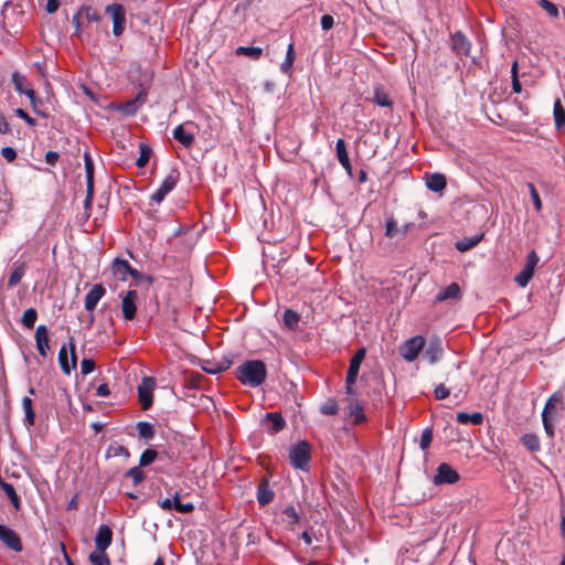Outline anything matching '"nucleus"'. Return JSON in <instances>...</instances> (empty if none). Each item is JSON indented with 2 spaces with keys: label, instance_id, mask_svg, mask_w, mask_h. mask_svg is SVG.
I'll use <instances>...</instances> for the list:
<instances>
[{
  "label": "nucleus",
  "instance_id": "nucleus-60",
  "mask_svg": "<svg viewBox=\"0 0 565 565\" xmlns=\"http://www.w3.org/2000/svg\"><path fill=\"white\" fill-rule=\"evenodd\" d=\"M14 113L19 118L23 119L28 125H30V126L35 125V120L32 117H30L29 114L25 110H23L22 108H17L14 110Z\"/></svg>",
  "mask_w": 565,
  "mask_h": 565
},
{
  "label": "nucleus",
  "instance_id": "nucleus-22",
  "mask_svg": "<svg viewBox=\"0 0 565 565\" xmlns=\"http://www.w3.org/2000/svg\"><path fill=\"white\" fill-rule=\"evenodd\" d=\"M337 157L340 164L344 168V170L351 175L352 174V166L349 159V154L345 148L344 139L340 138L335 143Z\"/></svg>",
  "mask_w": 565,
  "mask_h": 565
},
{
  "label": "nucleus",
  "instance_id": "nucleus-4",
  "mask_svg": "<svg viewBox=\"0 0 565 565\" xmlns=\"http://www.w3.org/2000/svg\"><path fill=\"white\" fill-rule=\"evenodd\" d=\"M289 459L292 467L301 470H308L310 461V445L307 441H300L292 446L289 451Z\"/></svg>",
  "mask_w": 565,
  "mask_h": 565
},
{
  "label": "nucleus",
  "instance_id": "nucleus-57",
  "mask_svg": "<svg viewBox=\"0 0 565 565\" xmlns=\"http://www.w3.org/2000/svg\"><path fill=\"white\" fill-rule=\"evenodd\" d=\"M95 369V362L92 359H83L81 362V372L83 375L92 373Z\"/></svg>",
  "mask_w": 565,
  "mask_h": 565
},
{
  "label": "nucleus",
  "instance_id": "nucleus-23",
  "mask_svg": "<svg viewBox=\"0 0 565 565\" xmlns=\"http://www.w3.org/2000/svg\"><path fill=\"white\" fill-rule=\"evenodd\" d=\"M443 355V347L438 339L430 340L428 347L424 352V358L428 360L430 364L436 363Z\"/></svg>",
  "mask_w": 565,
  "mask_h": 565
},
{
  "label": "nucleus",
  "instance_id": "nucleus-14",
  "mask_svg": "<svg viewBox=\"0 0 565 565\" xmlns=\"http://www.w3.org/2000/svg\"><path fill=\"white\" fill-rule=\"evenodd\" d=\"M451 49L457 55L468 56L471 51V42L460 32H455L451 38Z\"/></svg>",
  "mask_w": 565,
  "mask_h": 565
},
{
  "label": "nucleus",
  "instance_id": "nucleus-13",
  "mask_svg": "<svg viewBox=\"0 0 565 565\" xmlns=\"http://www.w3.org/2000/svg\"><path fill=\"white\" fill-rule=\"evenodd\" d=\"M0 541L14 552H21L23 548L20 536L3 524H0Z\"/></svg>",
  "mask_w": 565,
  "mask_h": 565
},
{
  "label": "nucleus",
  "instance_id": "nucleus-6",
  "mask_svg": "<svg viewBox=\"0 0 565 565\" xmlns=\"http://www.w3.org/2000/svg\"><path fill=\"white\" fill-rule=\"evenodd\" d=\"M105 12L111 17L113 33L115 36H120L126 28V11L119 3H113L105 8Z\"/></svg>",
  "mask_w": 565,
  "mask_h": 565
},
{
  "label": "nucleus",
  "instance_id": "nucleus-8",
  "mask_svg": "<svg viewBox=\"0 0 565 565\" xmlns=\"http://www.w3.org/2000/svg\"><path fill=\"white\" fill-rule=\"evenodd\" d=\"M121 299V312L124 319L131 321L136 318L137 313V301L139 299L137 290H128L125 294L119 295Z\"/></svg>",
  "mask_w": 565,
  "mask_h": 565
},
{
  "label": "nucleus",
  "instance_id": "nucleus-36",
  "mask_svg": "<svg viewBox=\"0 0 565 565\" xmlns=\"http://www.w3.org/2000/svg\"><path fill=\"white\" fill-rule=\"evenodd\" d=\"M300 321V316L296 311L288 309L284 313V324L290 329L295 330L298 327Z\"/></svg>",
  "mask_w": 565,
  "mask_h": 565
},
{
  "label": "nucleus",
  "instance_id": "nucleus-30",
  "mask_svg": "<svg viewBox=\"0 0 565 565\" xmlns=\"http://www.w3.org/2000/svg\"><path fill=\"white\" fill-rule=\"evenodd\" d=\"M22 408L24 412V424L26 427H31L35 422V414L32 407V399L29 396L23 397Z\"/></svg>",
  "mask_w": 565,
  "mask_h": 565
},
{
  "label": "nucleus",
  "instance_id": "nucleus-17",
  "mask_svg": "<svg viewBox=\"0 0 565 565\" xmlns=\"http://www.w3.org/2000/svg\"><path fill=\"white\" fill-rule=\"evenodd\" d=\"M114 276L120 280H126L127 276L130 275L137 278L140 274L137 269H134L129 263L125 259L116 258L111 265Z\"/></svg>",
  "mask_w": 565,
  "mask_h": 565
},
{
  "label": "nucleus",
  "instance_id": "nucleus-26",
  "mask_svg": "<svg viewBox=\"0 0 565 565\" xmlns=\"http://www.w3.org/2000/svg\"><path fill=\"white\" fill-rule=\"evenodd\" d=\"M460 295L461 291L459 285L457 282H451L449 286L437 294L436 300L446 301L450 299H458L460 298Z\"/></svg>",
  "mask_w": 565,
  "mask_h": 565
},
{
  "label": "nucleus",
  "instance_id": "nucleus-42",
  "mask_svg": "<svg viewBox=\"0 0 565 565\" xmlns=\"http://www.w3.org/2000/svg\"><path fill=\"white\" fill-rule=\"evenodd\" d=\"M522 444L531 451L540 450V439L534 434H525L522 437Z\"/></svg>",
  "mask_w": 565,
  "mask_h": 565
},
{
  "label": "nucleus",
  "instance_id": "nucleus-2",
  "mask_svg": "<svg viewBox=\"0 0 565 565\" xmlns=\"http://www.w3.org/2000/svg\"><path fill=\"white\" fill-rule=\"evenodd\" d=\"M563 411V394L561 392H555L550 396L542 412L544 430L550 438H553L555 435V422L562 416Z\"/></svg>",
  "mask_w": 565,
  "mask_h": 565
},
{
  "label": "nucleus",
  "instance_id": "nucleus-7",
  "mask_svg": "<svg viewBox=\"0 0 565 565\" xmlns=\"http://www.w3.org/2000/svg\"><path fill=\"white\" fill-rule=\"evenodd\" d=\"M180 173L178 170H171L162 181L161 185L152 193L151 201L161 203L164 198L175 188L179 182Z\"/></svg>",
  "mask_w": 565,
  "mask_h": 565
},
{
  "label": "nucleus",
  "instance_id": "nucleus-3",
  "mask_svg": "<svg viewBox=\"0 0 565 565\" xmlns=\"http://www.w3.org/2000/svg\"><path fill=\"white\" fill-rule=\"evenodd\" d=\"M266 376V366L259 360L246 361L236 369V377L239 382L252 387L263 384Z\"/></svg>",
  "mask_w": 565,
  "mask_h": 565
},
{
  "label": "nucleus",
  "instance_id": "nucleus-29",
  "mask_svg": "<svg viewBox=\"0 0 565 565\" xmlns=\"http://www.w3.org/2000/svg\"><path fill=\"white\" fill-rule=\"evenodd\" d=\"M553 115L555 127L557 130H561L565 127V108L561 102V99H556L554 102Z\"/></svg>",
  "mask_w": 565,
  "mask_h": 565
},
{
  "label": "nucleus",
  "instance_id": "nucleus-35",
  "mask_svg": "<svg viewBox=\"0 0 565 565\" xmlns=\"http://www.w3.org/2000/svg\"><path fill=\"white\" fill-rule=\"evenodd\" d=\"M89 561L94 565H110V559L106 554V550H95L89 555Z\"/></svg>",
  "mask_w": 565,
  "mask_h": 565
},
{
  "label": "nucleus",
  "instance_id": "nucleus-18",
  "mask_svg": "<svg viewBox=\"0 0 565 565\" xmlns=\"http://www.w3.org/2000/svg\"><path fill=\"white\" fill-rule=\"evenodd\" d=\"M193 126L192 121H186L183 125H179L173 130V138L180 142L184 148H190L194 142V134L190 130H186L185 127Z\"/></svg>",
  "mask_w": 565,
  "mask_h": 565
},
{
  "label": "nucleus",
  "instance_id": "nucleus-1",
  "mask_svg": "<svg viewBox=\"0 0 565 565\" xmlns=\"http://www.w3.org/2000/svg\"><path fill=\"white\" fill-rule=\"evenodd\" d=\"M100 15L92 7H82L72 18L75 28L74 35L82 42H89L93 39L92 23H97Z\"/></svg>",
  "mask_w": 565,
  "mask_h": 565
},
{
  "label": "nucleus",
  "instance_id": "nucleus-15",
  "mask_svg": "<svg viewBox=\"0 0 565 565\" xmlns=\"http://www.w3.org/2000/svg\"><path fill=\"white\" fill-rule=\"evenodd\" d=\"M34 338L39 354L42 358H46L50 351V337L47 327L40 324L35 330Z\"/></svg>",
  "mask_w": 565,
  "mask_h": 565
},
{
  "label": "nucleus",
  "instance_id": "nucleus-34",
  "mask_svg": "<svg viewBox=\"0 0 565 565\" xmlns=\"http://www.w3.org/2000/svg\"><path fill=\"white\" fill-rule=\"evenodd\" d=\"M137 430L140 438L150 440L154 436L153 425L148 422H139L137 424Z\"/></svg>",
  "mask_w": 565,
  "mask_h": 565
},
{
  "label": "nucleus",
  "instance_id": "nucleus-9",
  "mask_svg": "<svg viewBox=\"0 0 565 565\" xmlns=\"http://www.w3.org/2000/svg\"><path fill=\"white\" fill-rule=\"evenodd\" d=\"M156 387V380L151 376L142 379L141 384L138 386V397L143 411L152 406V392Z\"/></svg>",
  "mask_w": 565,
  "mask_h": 565
},
{
  "label": "nucleus",
  "instance_id": "nucleus-28",
  "mask_svg": "<svg viewBox=\"0 0 565 565\" xmlns=\"http://www.w3.org/2000/svg\"><path fill=\"white\" fill-rule=\"evenodd\" d=\"M457 420L462 425L472 424L479 426L483 423V415L479 412L472 414L461 412L457 414Z\"/></svg>",
  "mask_w": 565,
  "mask_h": 565
},
{
  "label": "nucleus",
  "instance_id": "nucleus-61",
  "mask_svg": "<svg viewBox=\"0 0 565 565\" xmlns=\"http://www.w3.org/2000/svg\"><path fill=\"white\" fill-rule=\"evenodd\" d=\"M334 24L333 17L330 14H324L321 17V28L324 31L330 30Z\"/></svg>",
  "mask_w": 565,
  "mask_h": 565
},
{
  "label": "nucleus",
  "instance_id": "nucleus-45",
  "mask_svg": "<svg viewBox=\"0 0 565 565\" xmlns=\"http://www.w3.org/2000/svg\"><path fill=\"white\" fill-rule=\"evenodd\" d=\"M38 319V312L34 308H30V309H26L24 312H23V316H22V324L28 328V329H32L35 324V321Z\"/></svg>",
  "mask_w": 565,
  "mask_h": 565
},
{
  "label": "nucleus",
  "instance_id": "nucleus-33",
  "mask_svg": "<svg viewBox=\"0 0 565 565\" xmlns=\"http://www.w3.org/2000/svg\"><path fill=\"white\" fill-rule=\"evenodd\" d=\"M350 415L354 418L355 424H362L366 419L363 413V406L358 401L350 404Z\"/></svg>",
  "mask_w": 565,
  "mask_h": 565
},
{
  "label": "nucleus",
  "instance_id": "nucleus-46",
  "mask_svg": "<svg viewBox=\"0 0 565 565\" xmlns=\"http://www.w3.org/2000/svg\"><path fill=\"white\" fill-rule=\"evenodd\" d=\"M230 365H231V361H228V360L220 362L217 364H212V363L207 362L206 365L203 366V370L210 374H217V373H221V372L227 370L230 367Z\"/></svg>",
  "mask_w": 565,
  "mask_h": 565
},
{
  "label": "nucleus",
  "instance_id": "nucleus-16",
  "mask_svg": "<svg viewBox=\"0 0 565 565\" xmlns=\"http://www.w3.org/2000/svg\"><path fill=\"white\" fill-rule=\"evenodd\" d=\"M412 224H405L403 226H398L397 222L393 216L386 217L385 221V236L393 238H404L406 237Z\"/></svg>",
  "mask_w": 565,
  "mask_h": 565
},
{
  "label": "nucleus",
  "instance_id": "nucleus-19",
  "mask_svg": "<svg viewBox=\"0 0 565 565\" xmlns=\"http://www.w3.org/2000/svg\"><path fill=\"white\" fill-rule=\"evenodd\" d=\"M105 294L106 289L102 284L94 285L85 296V309L92 312L96 308L98 301L105 296Z\"/></svg>",
  "mask_w": 565,
  "mask_h": 565
},
{
  "label": "nucleus",
  "instance_id": "nucleus-52",
  "mask_svg": "<svg viewBox=\"0 0 565 565\" xmlns=\"http://www.w3.org/2000/svg\"><path fill=\"white\" fill-rule=\"evenodd\" d=\"M338 411L339 407L334 399H328L321 405V413L324 415H335Z\"/></svg>",
  "mask_w": 565,
  "mask_h": 565
},
{
  "label": "nucleus",
  "instance_id": "nucleus-62",
  "mask_svg": "<svg viewBox=\"0 0 565 565\" xmlns=\"http://www.w3.org/2000/svg\"><path fill=\"white\" fill-rule=\"evenodd\" d=\"M177 512L179 513H191L194 511V504L191 502L178 504Z\"/></svg>",
  "mask_w": 565,
  "mask_h": 565
},
{
  "label": "nucleus",
  "instance_id": "nucleus-55",
  "mask_svg": "<svg viewBox=\"0 0 565 565\" xmlns=\"http://www.w3.org/2000/svg\"><path fill=\"white\" fill-rule=\"evenodd\" d=\"M284 514L289 519L290 525L299 523L300 515L292 505L286 507L284 509Z\"/></svg>",
  "mask_w": 565,
  "mask_h": 565
},
{
  "label": "nucleus",
  "instance_id": "nucleus-58",
  "mask_svg": "<svg viewBox=\"0 0 565 565\" xmlns=\"http://www.w3.org/2000/svg\"><path fill=\"white\" fill-rule=\"evenodd\" d=\"M449 394L450 391L444 384L437 385L434 392L435 398L438 401L445 399Z\"/></svg>",
  "mask_w": 565,
  "mask_h": 565
},
{
  "label": "nucleus",
  "instance_id": "nucleus-32",
  "mask_svg": "<svg viewBox=\"0 0 565 565\" xmlns=\"http://www.w3.org/2000/svg\"><path fill=\"white\" fill-rule=\"evenodd\" d=\"M84 163L86 172V188L94 186V162L88 152L84 153Z\"/></svg>",
  "mask_w": 565,
  "mask_h": 565
},
{
  "label": "nucleus",
  "instance_id": "nucleus-39",
  "mask_svg": "<svg viewBox=\"0 0 565 565\" xmlns=\"http://www.w3.org/2000/svg\"><path fill=\"white\" fill-rule=\"evenodd\" d=\"M23 276H24V265L23 264H19V265L14 264V268L11 271V275L8 280V286L14 287L15 285H18L21 281Z\"/></svg>",
  "mask_w": 565,
  "mask_h": 565
},
{
  "label": "nucleus",
  "instance_id": "nucleus-48",
  "mask_svg": "<svg viewBox=\"0 0 565 565\" xmlns=\"http://www.w3.org/2000/svg\"><path fill=\"white\" fill-rule=\"evenodd\" d=\"M158 457V452L154 449H146L139 459V467H147L152 463Z\"/></svg>",
  "mask_w": 565,
  "mask_h": 565
},
{
  "label": "nucleus",
  "instance_id": "nucleus-38",
  "mask_svg": "<svg viewBox=\"0 0 565 565\" xmlns=\"http://www.w3.org/2000/svg\"><path fill=\"white\" fill-rule=\"evenodd\" d=\"M151 148L146 143H140L139 147V157L137 158L136 164L138 168H143L150 159Z\"/></svg>",
  "mask_w": 565,
  "mask_h": 565
},
{
  "label": "nucleus",
  "instance_id": "nucleus-21",
  "mask_svg": "<svg viewBox=\"0 0 565 565\" xmlns=\"http://www.w3.org/2000/svg\"><path fill=\"white\" fill-rule=\"evenodd\" d=\"M113 541V531L108 525H100L98 527L96 537H95V545L97 550H107Z\"/></svg>",
  "mask_w": 565,
  "mask_h": 565
},
{
  "label": "nucleus",
  "instance_id": "nucleus-53",
  "mask_svg": "<svg viewBox=\"0 0 565 565\" xmlns=\"http://www.w3.org/2000/svg\"><path fill=\"white\" fill-rule=\"evenodd\" d=\"M126 476L132 478L135 484L140 483L145 479V473L140 467L130 468Z\"/></svg>",
  "mask_w": 565,
  "mask_h": 565
},
{
  "label": "nucleus",
  "instance_id": "nucleus-31",
  "mask_svg": "<svg viewBox=\"0 0 565 565\" xmlns=\"http://www.w3.org/2000/svg\"><path fill=\"white\" fill-rule=\"evenodd\" d=\"M483 234L475 235L471 237H465L456 243V248L460 252H467L472 247L477 246L482 239Z\"/></svg>",
  "mask_w": 565,
  "mask_h": 565
},
{
  "label": "nucleus",
  "instance_id": "nucleus-47",
  "mask_svg": "<svg viewBox=\"0 0 565 565\" xmlns=\"http://www.w3.org/2000/svg\"><path fill=\"white\" fill-rule=\"evenodd\" d=\"M374 103L382 107H391L392 106L390 96L381 88H376L374 92Z\"/></svg>",
  "mask_w": 565,
  "mask_h": 565
},
{
  "label": "nucleus",
  "instance_id": "nucleus-40",
  "mask_svg": "<svg viewBox=\"0 0 565 565\" xmlns=\"http://www.w3.org/2000/svg\"><path fill=\"white\" fill-rule=\"evenodd\" d=\"M268 422L271 424V430L274 433L280 431L285 427V419L278 413H268L266 415Z\"/></svg>",
  "mask_w": 565,
  "mask_h": 565
},
{
  "label": "nucleus",
  "instance_id": "nucleus-44",
  "mask_svg": "<svg viewBox=\"0 0 565 565\" xmlns=\"http://www.w3.org/2000/svg\"><path fill=\"white\" fill-rule=\"evenodd\" d=\"M511 78H512V90L515 94H520L522 92V86L519 79V64L518 61H514L511 65Z\"/></svg>",
  "mask_w": 565,
  "mask_h": 565
},
{
  "label": "nucleus",
  "instance_id": "nucleus-50",
  "mask_svg": "<svg viewBox=\"0 0 565 565\" xmlns=\"http://www.w3.org/2000/svg\"><path fill=\"white\" fill-rule=\"evenodd\" d=\"M433 441V429L430 427H427L423 430L419 441V447L422 450H426L429 448L430 444Z\"/></svg>",
  "mask_w": 565,
  "mask_h": 565
},
{
  "label": "nucleus",
  "instance_id": "nucleus-41",
  "mask_svg": "<svg viewBox=\"0 0 565 565\" xmlns=\"http://www.w3.org/2000/svg\"><path fill=\"white\" fill-rule=\"evenodd\" d=\"M294 61H295L294 45H292V43H290L288 45L286 58L280 65L281 72L285 74H290Z\"/></svg>",
  "mask_w": 565,
  "mask_h": 565
},
{
  "label": "nucleus",
  "instance_id": "nucleus-59",
  "mask_svg": "<svg viewBox=\"0 0 565 565\" xmlns=\"http://www.w3.org/2000/svg\"><path fill=\"white\" fill-rule=\"evenodd\" d=\"M1 154L2 157L8 161V162H12L15 160L17 158V152L13 148L11 147H4L1 149Z\"/></svg>",
  "mask_w": 565,
  "mask_h": 565
},
{
  "label": "nucleus",
  "instance_id": "nucleus-24",
  "mask_svg": "<svg viewBox=\"0 0 565 565\" xmlns=\"http://www.w3.org/2000/svg\"><path fill=\"white\" fill-rule=\"evenodd\" d=\"M447 185L446 177L441 173L426 175V186L433 192H443Z\"/></svg>",
  "mask_w": 565,
  "mask_h": 565
},
{
  "label": "nucleus",
  "instance_id": "nucleus-56",
  "mask_svg": "<svg viewBox=\"0 0 565 565\" xmlns=\"http://www.w3.org/2000/svg\"><path fill=\"white\" fill-rule=\"evenodd\" d=\"M320 536L321 535H318L316 532H313L312 529L310 530H306L301 533V539L303 540V542L307 544V545H311L313 541H317L319 542L320 541Z\"/></svg>",
  "mask_w": 565,
  "mask_h": 565
},
{
  "label": "nucleus",
  "instance_id": "nucleus-43",
  "mask_svg": "<svg viewBox=\"0 0 565 565\" xmlns=\"http://www.w3.org/2000/svg\"><path fill=\"white\" fill-rule=\"evenodd\" d=\"M11 81L14 85L15 90L19 94H22L25 90V88L30 87L28 85L26 78L18 72L12 73Z\"/></svg>",
  "mask_w": 565,
  "mask_h": 565
},
{
  "label": "nucleus",
  "instance_id": "nucleus-63",
  "mask_svg": "<svg viewBox=\"0 0 565 565\" xmlns=\"http://www.w3.org/2000/svg\"><path fill=\"white\" fill-rule=\"evenodd\" d=\"M60 158L58 152L56 151H47L45 154V162L50 166H54Z\"/></svg>",
  "mask_w": 565,
  "mask_h": 565
},
{
  "label": "nucleus",
  "instance_id": "nucleus-25",
  "mask_svg": "<svg viewBox=\"0 0 565 565\" xmlns=\"http://www.w3.org/2000/svg\"><path fill=\"white\" fill-rule=\"evenodd\" d=\"M275 493L269 488L266 480H263L257 487V501L260 505H266L274 500Z\"/></svg>",
  "mask_w": 565,
  "mask_h": 565
},
{
  "label": "nucleus",
  "instance_id": "nucleus-10",
  "mask_svg": "<svg viewBox=\"0 0 565 565\" xmlns=\"http://www.w3.org/2000/svg\"><path fill=\"white\" fill-rule=\"evenodd\" d=\"M68 348L71 351V360L67 358V348L63 345L58 352V364L64 374L70 375L71 371L76 367L77 358L75 353V340L74 338H70Z\"/></svg>",
  "mask_w": 565,
  "mask_h": 565
},
{
  "label": "nucleus",
  "instance_id": "nucleus-51",
  "mask_svg": "<svg viewBox=\"0 0 565 565\" xmlns=\"http://www.w3.org/2000/svg\"><path fill=\"white\" fill-rule=\"evenodd\" d=\"M539 4L547 12L548 15H551L552 18H557L558 17V8L556 4H554L553 2L548 1V0H540L539 1Z\"/></svg>",
  "mask_w": 565,
  "mask_h": 565
},
{
  "label": "nucleus",
  "instance_id": "nucleus-37",
  "mask_svg": "<svg viewBox=\"0 0 565 565\" xmlns=\"http://www.w3.org/2000/svg\"><path fill=\"white\" fill-rule=\"evenodd\" d=\"M235 53L236 55H246L253 60H258L262 56L263 50L256 46H238Z\"/></svg>",
  "mask_w": 565,
  "mask_h": 565
},
{
  "label": "nucleus",
  "instance_id": "nucleus-49",
  "mask_svg": "<svg viewBox=\"0 0 565 565\" xmlns=\"http://www.w3.org/2000/svg\"><path fill=\"white\" fill-rule=\"evenodd\" d=\"M526 186L529 189V192H530L531 199L533 201L535 211L536 212H541L542 211V201H541L540 194H539L535 185L533 183L529 182L526 184Z\"/></svg>",
  "mask_w": 565,
  "mask_h": 565
},
{
  "label": "nucleus",
  "instance_id": "nucleus-20",
  "mask_svg": "<svg viewBox=\"0 0 565 565\" xmlns=\"http://www.w3.org/2000/svg\"><path fill=\"white\" fill-rule=\"evenodd\" d=\"M365 349L360 348L350 360V365L347 373V383H355L361 363L365 356Z\"/></svg>",
  "mask_w": 565,
  "mask_h": 565
},
{
  "label": "nucleus",
  "instance_id": "nucleus-5",
  "mask_svg": "<svg viewBox=\"0 0 565 565\" xmlns=\"http://www.w3.org/2000/svg\"><path fill=\"white\" fill-rule=\"evenodd\" d=\"M424 345L425 338L422 335H415L401 344L399 354L404 360L413 362L418 358L419 353L424 349Z\"/></svg>",
  "mask_w": 565,
  "mask_h": 565
},
{
  "label": "nucleus",
  "instance_id": "nucleus-12",
  "mask_svg": "<svg viewBox=\"0 0 565 565\" xmlns=\"http://www.w3.org/2000/svg\"><path fill=\"white\" fill-rule=\"evenodd\" d=\"M459 473L452 469L448 463H440L437 468V473L434 477L435 484H452L459 480Z\"/></svg>",
  "mask_w": 565,
  "mask_h": 565
},
{
  "label": "nucleus",
  "instance_id": "nucleus-64",
  "mask_svg": "<svg viewBox=\"0 0 565 565\" xmlns=\"http://www.w3.org/2000/svg\"><path fill=\"white\" fill-rule=\"evenodd\" d=\"M110 394L109 387L106 383L99 384L96 388V395L99 397H106Z\"/></svg>",
  "mask_w": 565,
  "mask_h": 565
},
{
  "label": "nucleus",
  "instance_id": "nucleus-11",
  "mask_svg": "<svg viewBox=\"0 0 565 565\" xmlns=\"http://www.w3.org/2000/svg\"><path fill=\"white\" fill-rule=\"evenodd\" d=\"M540 258L534 250L529 253L523 269L515 277V281L519 284V286L525 287L529 284L534 275V270Z\"/></svg>",
  "mask_w": 565,
  "mask_h": 565
},
{
  "label": "nucleus",
  "instance_id": "nucleus-54",
  "mask_svg": "<svg viewBox=\"0 0 565 565\" xmlns=\"http://www.w3.org/2000/svg\"><path fill=\"white\" fill-rule=\"evenodd\" d=\"M108 455L109 456L113 455L115 457H117V456L129 457V450L126 447H124L122 445L113 444L108 448Z\"/></svg>",
  "mask_w": 565,
  "mask_h": 565
},
{
  "label": "nucleus",
  "instance_id": "nucleus-27",
  "mask_svg": "<svg viewBox=\"0 0 565 565\" xmlns=\"http://www.w3.org/2000/svg\"><path fill=\"white\" fill-rule=\"evenodd\" d=\"M0 489L6 493L13 508L17 511H19L21 509V502L19 495L15 492L14 487L11 483L6 482L2 478H0Z\"/></svg>",
  "mask_w": 565,
  "mask_h": 565
}]
</instances>
